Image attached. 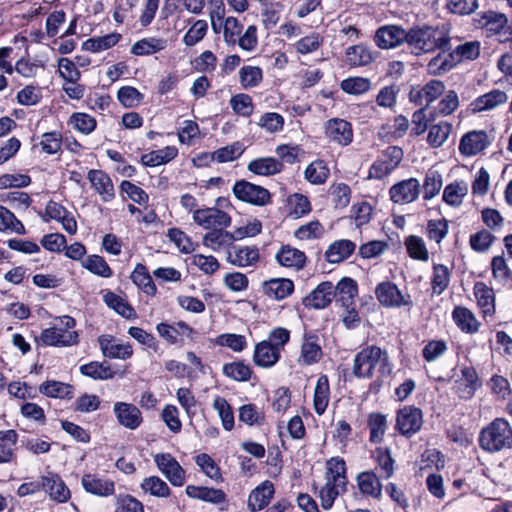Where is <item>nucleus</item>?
I'll list each match as a JSON object with an SVG mask.
<instances>
[{
	"mask_svg": "<svg viewBox=\"0 0 512 512\" xmlns=\"http://www.w3.org/2000/svg\"><path fill=\"white\" fill-rule=\"evenodd\" d=\"M474 294L477 299L478 305L483 310V313L485 315L493 314L495 311V298L493 289L489 288L483 282H477L474 286Z\"/></svg>",
	"mask_w": 512,
	"mask_h": 512,
	"instance_id": "nucleus-48",
	"label": "nucleus"
},
{
	"mask_svg": "<svg viewBox=\"0 0 512 512\" xmlns=\"http://www.w3.org/2000/svg\"><path fill=\"white\" fill-rule=\"evenodd\" d=\"M233 193L237 199L257 206H264L271 200L270 192L266 188L245 180L234 184Z\"/></svg>",
	"mask_w": 512,
	"mask_h": 512,
	"instance_id": "nucleus-9",
	"label": "nucleus"
},
{
	"mask_svg": "<svg viewBox=\"0 0 512 512\" xmlns=\"http://www.w3.org/2000/svg\"><path fill=\"white\" fill-rule=\"evenodd\" d=\"M407 38L406 30L398 25H385L377 29L375 42L381 49H390L399 46Z\"/></svg>",
	"mask_w": 512,
	"mask_h": 512,
	"instance_id": "nucleus-19",
	"label": "nucleus"
},
{
	"mask_svg": "<svg viewBox=\"0 0 512 512\" xmlns=\"http://www.w3.org/2000/svg\"><path fill=\"white\" fill-rule=\"evenodd\" d=\"M423 425V415L419 408L405 406L397 412L395 428L405 437H412Z\"/></svg>",
	"mask_w": 512,
	"mask_h": 512,
	"instance_id": "nucleus-10",
	"label": "nucleus"
},
{
	"mask_svg": "<svg viewBox=\"0 0 512 512\" xmlns=\"http://www.w3.org/2000/svg\"><path fill=\"white\" fill-rule=\"evenodd\" d=\"M39 391L53 398H71L73 394V387L69 384L60 381H46L39 387Z\"/></svg>",
	"mask_w": 512,
	"mask_h": 512,
	"instance_id": "nucleus-54",
	"label": "nucleus"
},
{
	"mask_svg": "<svg viewBox=\"0 0 512 512\" xmlns=\"http://www.w3.org/2000/svg\"><path fill=\"white\" fill-rule=\"evenodd\" d=\"M335 297L337 301L341 302L342 306L349 308L354 303V298L357 295V284L351 278L341 279L336 286H334Z\"/></svg>",
	"mask_w": 512,
	"mask_h": 512,
	"instance_id": "nucleus-40",
	"label": "nucleus"
},
{
	"mask_svg": "<svg viewBox=\"0 0 512 512\" xmlns=\"http://www.w3.org/2000/svg\"><path fill=\"white\" fill-rule=\"evenodd\" d=\"M404 245L407 250L408 255L414 259L419 261H428L429 252L426 247L425 241L422 237L416 235H410L405 238Z\"/></svg>",
	"mask_w": 512,
	"mask_h": 512,
	"instance_id": "nucleus-51",
	"label": "nucleus"
},
{
	"mask_svg": "<svg viewBox=\"0 0 512 512\" xmlns=\"http://www.w3.org/2000/svg\"><path fill=\"white\" fill-rule=\"evenodd\" d=\"M508 101V95L500 89H493L483 95L477 97L471 103V110L474 113L491 111L497 107L504 105Z\"/></svg>",
	"mask_w": 512,
	"mask_h": 512,
	"instance_id": "nucleus-22",
	"label": "nucleus"
},
{
	"mask_svg": "<svg viewBox=\"0 0 512 512\" xmlns=\"http://www.w3.org/2000/svg\"><path fill=\"white\" fill-rule=\"evenodd\" d=\"M263 292L271 299L280 301L294 291V283L288 278H272L262 284Z\"/></svg>",
	"mask_w": 512,
	"mask_h": 512,
	"instance_id": "nucleus-25",
	"label": "nucleus"
},
{
	"mask_svg": "<svg viewBox=\"0 0 512 512\" xmlns=\"http://www.w3.org/2000/svg\"><path fill=\"white\" fill-rule=\"evenodd\" d=\"M215 411L221 420L222 426L226 431H231L234 428L235 420L232 407L227 400L221 396H216L212 404Z\"/></svg>",
	"mask_w": 512,
	"mask_h": 512,
	"instance_id": "nucleus-52",
	"label": "nucleus"
},
{
	"mask_svg": "<svg viewBox=\"0 0 512 512\" xmlns=\"http://www.w3.org/2000/svg\"><path fill=\"white\" fill-rule=\"evenodd\" d=\"M82 265L84 268L89 270L91 273L109 278L112 276L113 272L110 266L107 264L105 259L99 255H90L83 262Z\"/></svg>",
	"mask_w": 512,
	"mask_h": 512,
	"instance_id": "nucleus-63",
	"label": "nucleus"
},
{
	"mask_svg": "<svg viewBox=\"0 0 512 512\" xmlns=\"http://www.w3.org/2000/svg\"><path fill=\"white\" fill-rule=\"evenodd\" d=\"M275 259L279 265L296 271L304 268L307 262L305 253L291 245H282L276 253Z\"/></svg>",
	"mask_w": 512,
	"mask_h": 512,
	"instance_id": "nucleus-23",
	"label": "nucleus"
},
{
	"mask_svg": "<svg viewBox=\"0 0 512 512\" xmlns=\"http://www.w3.org/2000/svg\"><path fill=\"white\" fill-rule=\"evenodd\" d=\"M239 420L248 426L263 425L264 412L254 404H245L239 408Z\"/></svg>",
	"mask_w": 512,
	"mask_h": 512,
	"instance_id": "nucleus-59",
	"label": "nucleus"
},
{
	"mask_svg": "<svg viewBox=\"0 0 512 512\" xmlns=\"http://www.w3.org/2000/svg\"><path fill=\"white\" fill-rule=\"evenodd\" d=\"M372 61L371 51L363 45L351 46L346 50V62L352 67L366 66Z\"/></svg>",
	"mask_w": 512,
	"mask_h": 512,
	"instance_id": "nucleus-50",
	"label": "nucleus"
},
{
	"mask_svg": "<svg viewBox=\"0 0 512 512\" xmlns=\"http://www.w3.org/2000/svg\"><path fill=\"white\" fill-rule=\"evenodd\" d=\"M325 137L339 146H348L353 141V128L350 122L341 118H331L323 126Z\"/></svg>",
	"mask_w": 512,
	"mask_h": 512,
	"instance_id": "nucleus-12",
	"label": "nucleus"
},
{
	"mask_svg": "<svg viewBox=\"0 0 512 512\" xmlns=\"http://www.w3.org/2000/svg\"><path fill=\"white\" fill-rule=\"evenodd\" d=\"M18 440L15 430L0 431V464L10 463L15 458L14 447Z\"/></svg>",
	"mask_w": 512,
	"mask_h": 512,
	"instance_id": "nucleus-42",
	"label": "nucleus"
},
{
	"mask_svg": "<svg viewBox=\"0 0 512 512\" xmlns=\"http://www.w3.org/2000/svg\"><path fill=\"white\" fill-rule=\"evenodd\" d=\"M335 298L334 286L331 282L320 283L309 295L303 299L305 307L313 309H324Z\"/></svg>",
	"mask_w": 512,
	"mask_h": 512,
	"instance_id": "nucleus-20",
	"label": "nucleus"
},
{
	"mask_svg": "<svg viewBox=\"0 0 512 512\" xmlns=\"http://www.w3.org/2000/svg\"><path fill=\"white\" fill-rule=\"evenodd\" d=\"M81 485L86 493L100 498L113 496L116 491L115 482L106 475L97 472L83 473Z\"/></svg>",
	"mask_w": 512,
	"mask_h": 512,
	"instance_id": "nucleus-6",
	"label": "nucleus"
},
{
	"mask_svg": "<svg viewBox=\"0 0 512 512\" xmlns=\"http://www.w3.org/2000/svg\"><path fill=\"white\" fill-rule=\"evenodd\" d=\"M403 159V150L398 146H389L381 157L369 169V176L382 179L398 167Z\"/></svg>",
	"mask_w": 512,
	"mask_h": 512,
	"instance_id": "nucleus-8",
	"label": "nucleus"
},
{
	"mask_svg": "<svg viewBox=\"0 0 512 512\" xmlns=\"http://www.w3.org/2000/svg\"><path fill=\"white\" fill-rule=\"evenodd\" d=\"M140 488L145 494L158 498H167L171 494L168 484L158 476L144 478Z\"/></svg>",
	"mask_w": 512,
	"mask_h": 512,
	"instance_id": "nucleus-46",
	"label": "nucleus"
},
{
	"mask_svg": "<svg viewBox=\"0 0 512 512\" xmlns=\"http://www.w3.org/2000/svg\"><path fill=\"white\" fill-rule=\"evenodd\" d=\"M378 368L381 375L390 374L392 367L388 355L377 346H369L355 355L353 374L358 378H370Z\"/></svg>",
	"mask_w": 512,
	"mask_h": 512,
	"instance_id": "nucleus-2",
	"label": "nucleus"
},
{
	"mask_svg": "<svg viewBox=\"0 0 512 512\" xmlns=\"http://www.w3.org/2000/svg\"><path fill=\"white\" fill-rule=\"evenodd\" d=\"M420 182L416 178L402 180L389 189V196L395 204H409L414 202L420 194Z\"/></svg>",
	"mask_w": 512,
	"mask_h": 512,
	"instance_id": "nucleus-15",
	"label": "nucleus"
},
{
	"mask_svg": "<svg viewBox=\"0 0 512 512\" xmlns=\"http://www.w3.org/2000/svg\"><path fill=\"white\" fill-rule=\"evenodd\" d=\"M103 300L109 308L115 310L122 317L126 319L136 318L133 307L121 296L108 291L104 294Z\"/></svg>",
	"mask_w": 512,
	"mask_h": 512,
	"instance_id": "nucleus-47",
	"label": "nucleus"
},
{
	"mask_svg": "<svg viewBox=\"0 0 512 512\" xmlns=\"http://www.w3.org/2000/svg\"><path fill=\"white\" fill-rule=\"evenodd\" d=\"M491 144V139L484 130H473L464 134L459 144V151L464 156H475Z\"/></svg>",
	"mask_w": 512,
	"mask_h": 512,
	"instance_id": "nucleus-17",
	"label": "nucleus"
},
{
	"mask_svg": "<svg viewBox=\"0 0 512 512\" xmlns=\"http://www.w3.org/2000/svg\"><path fill=\"white\" fill-rule=\"evenodd\" d=\"M215 344L228 347L233 352L240 353L247 347V340L244 335L234 333H223L215 338Z\"/></svg>",
	"mask_w": 512,
	"mask_h": 512,
	"instance_id": "nucleus-61",
	"label": "nucleus"
},
{
	"mask_svg": "<svg viewBox=\"0 0 512 512\" xmlns=\"http://www.w3.org/2000/svg\"><path fill=\"white\" fill-rule=\"evenodd\" d=\"M290 341V331L276 327L270 331L267 339L260 341L254 347L253 362L260 368H272L280 360L286 344Z\"/></svg>",
	"mask_w": 512,
	"mask_h": 512,
	"instance_id": "nucleus-1",
	"label": "nucleus"
},
{
	"mask_svg": "<svg viewBox=\"0 0 512 512\" xmlns=\"http://www.w3.org/2000/svg\"><path fill=\"white\" fill-rule=\"evenodd\" d=\"M168 46V40L159 37H146L136 41L130 52L135 56H149L163 51Z\"/></svg>",
	"mask_w": 512,
	"mask_h": 512,
	"instance_id": "nucleus-31",
	"label": "nucleus"
},
{
	"mask_svg": "<svg viewBox=\"0 0 512 512\" xmlns=\"http://www.w3.org/2000/svg\"><path fill=\"white\" fill-rule=\"evenodd\" d=\"M356 249V244L347 239L334 241L326 250L325 257L330 263L346 260Z\"/></svg>",
	"mask_w": 512,
	"mask_h": 512,
	"instance_id": "nucleus-34",
	"label": "nucleus"
},
{
	"mask_svg": "<svg viewBox=\"0 0 512 512\" xmlns=\"http://www.w3.org/2000/svg\"><path fill=\"white\" fill-rule=\"evenodd\" d=\"M188 497L219 504L225 501L226 495L221 489L188 485L185 489Z\"/></svg>",
	"mask_w": 512,
	"mask_h": 512,
	"instance_id": "nucleus-35",
	"label": "nucleus"
},
{
	"mask_svg": "<svg viewBox=\"0 0 512 512\" xmlns=\"http://www.w3.org/2000/svg\"><path fill=\"white\" fill-rule=\"evenodd\" d=\"M225 228L214 229L206 233L203 237V245L213 251H218L221 248L231 245L236 237L234 233L224 231Z\"/></svg>",
	"mask_w": 512,
	"mask_h": 512,
	"instance_id": "nucleus-37",
	"label": "nucleus"
},
{
	"mask_svg": "<svg viewBox=\"0 0 512 512\" xmlns=\"http://www.w3.org/2000/svg\"><path fill=\"white\" fill-rule=\"evenodd\" d=\"M408 128V119L405 116L399 115L383 124L378 131V136L382 140L393 142L402 138L407 133Z\"/></svg>",
	"mask_w": 512,
	"mask_h": 512,
	"instance_id": "nucleus-27",
	"label": "nucleus"
},
{
	"mask_svg": "<svg viewBox=\"0 0 512 512\" xmlns=\"http://www.w3.org/2000/svg\"><path fill=\"white\" fill-rule=\"evenodd\" d=\"M330 401L329 380L326 375H321L316 382L313 395V408L316 414L322 415Z\"/></svg>",
	"mask_w": 512,
	"mask_h": 512,
	"instance_id": "nucleus-33",
	"label": "nucleus"
},
{
	"mask_svg": "<svg viewBox=\"0 0 512 512\" xmlns=\"http://www.w3.org/2000/svg\"><path fill=\"white\" fill-rule=\"evenodd\" d=\"M262 3V22L269 29L274 27L279 19L282 5L279 2H269L267 0H259Z\"/></svg>",
	"mask_w": 512,
	"mask_h": 512,
	"instance_id": "nucleus-62",
	"label": "nucleus"
},
{
	"mask_svg": "<svg viewBox=\"0 0 512 512\" xmlns=\"http://www.w3.org/2000/svg\"><path fill=\"white\" fill-rule=\"evenodd\" d=\"M450 38V69L466 61H473L480 55L481 46L479 41L462 42L460 39Z\"/></svg>",
	"mask_w": 512,
	"mask_h": 512,
	"instance_id": "nucleus-14",
	"label": "nucleus"
},
{
	"mask_svg": "<svg viewBox=\"0 0 512 512\" xmlns=\"http://www.w3.org/2000/svg\"><path fill=\"white\" fill-rule=\"evenodd\" d=\"M453 320L458 328L465 333H475L478 331L480 323L474 314L467 308L455 307L452 313Z\"/></svg>",
	"mask_w": 512,
	"mask_h": 512,
	"instance_id": "nucleus-39",
	"label": "nucleus"
},
{
	"mask_svg": "<svg viewBox=\"0 0 512 512\" xmlns=\"http://www.w3.org/2000/svg\"><path fill=\"white\" fill-rule=\"evenodd\" d=\"M207 31L208 23L206 20H194L190 28L184 34L182 41L186 46L192 47L198 44L205 37Z\"/></svg>",
	"mask_w": 512,
	"mask_h": 512,
	"instance_id": "nucleus-58",
	"label": "nucleus"
},
{
	"mask_svg": "<svg viewBox=\"0 0 512 512\" xmlns=\"http://www.w3.org/2000/svg\"><path fill=\"white\" fill-rule=\"evenodd\" d=\"M131 279L133 283L138 286L145 294L154 296L157 292L156 285L154 284L151 275L143 264H137L134 268Z\"/></svg>",
	"mask_w": 512,
	"mask_h": 512,
	"instance_id": "nucleus-43",
	"label": "nucleus"
},
{
	"mask_svg": "<svg viewBox=\"0 0 512 512\" xmlns=\"http://www.w3.org/2000/svg\"><path fill=\"white\" fill-rule=\"evenodd\" d=\"M482 449L488 452H499L512 448V428L503 418H496L482 429L479 436Z\"/></svg>",
	"mask_w": 512,
	"mask_h": 512,
	"instance_id": "nucleus-4",
	"label": "nucleus"
},
{
	"mask_svg": "<svg viewBox=\"0 0 512 512\" xmlns=\"http://www.w3.org/2000/svg\"><path fill=\"white\" fill-rule=\"evenodd\" d=\"M453 390L462 399H469L474 395L477 387V374L472 367H462L460 372H455Z\"/></svg>",
	"mask_w": 512,
	"mask_h": 512,
	"instance_id": "nucleus-18",
	"label": "nucleus"
},
{
	"mask_svg": "<svg viewBox=\"0 0 512 512\" xmlns=\"http://www.w3.org/2000/svg\"><path fill=\"white\" fill-rule=\"evenodd\" d=\"M327 481L336 483V486H344L347 484L346 464L340 457H334L327 461Z\"/></svg>",
	"mask_w": 512,
	"mask_h": 512,
	"instance_id": "nucleus-45",
	"label": "nucleus"
},
{
	"mask_svg": "<svg viewBox=\"0 0 512 512\" xmlns=\"http://www.w3.org/2000/svg\"><path fill=\"white\" fill-rule=\"evenodd\" d=\"M375 295L379 303L388 308L412 306L409 295H403L397 285L390 281H384L377 285Z\"/></svg>",
	"mask_w": 512,
	"mask_h": 512,
	"instance_id": "nucleus-11",
	"label": "nucleus"
},
{
	"mask_svg": "<svg viewBox=\"0 0 512 512\" xmlns=\"http://www.w3.org/2000/svg\"><path fill=\"white\" fill-rule=\"evenodd\" d=\"M177 155L178 149L175 146H166L142 155L141 161L145 166L155 167L170 162Z\"/></svg>",
	"mask_w": 512,
	"mask_h": 512,
	"instance_id": "nucleus-38",
	"label": "nucleus"
},
{
	"mask_svg": "<svg viewBox=\"0 0 512 512\" xmlns=\"http://www.w3.org/2000/svg\"><path fill=\"white\" fill-rule=\"evenodd\" d=\"M76 321L73 317L64 315L58 318V323L44 329L40 341L46 346L69 347L77 345L79 335L75 330Z\"/></svg>",
	"mask_w": 512,
	"mask_h": 512,
	"instance_id": "nucleus-3",
	"label": "nucleus"
},
{
	"mask_svg": "<svg viewBox=\"0 0 512 512\" xmlns=\"http://www.w3.org/2000/svg\"><path fill=\"white\" fill-rule=\"evenodd\" d=\"M305 178L314 185H320L326 182L330 170L323 160H315L305 169Z\"/></svg>",
	"mask_w": 512,
	"mask_h": 512,
	"instance_id": "nucleus-53",
	"label": "nucleus"
},
{
	"mask_svg": "<svg viewBox=\"0 0 512 512\" xmlns=\"http://www.w3.org/2000/svg\"><path fill=\"white\" fill-rule=\"evenodd\" d=\"M80 372L95 380H107L114 377L111 367L99 362H90L80 367Z\"/></svg>",
	"mask_w": 512,
	"mask_h": 512,
	"instance_id": "nucleus-60",
	"label": "nucleus"
},
{
	"mask_svg": "<svg viewBox=\"0 0 512 512\" xmlns=\"http://www.w3.org/2000/svg\"><path fill=\"white\" fill-rule=\"evenodd\" d=\"M323 353L319 344V338L314 334L305 335L301 345L298 362L302 365H312L321 359Z\"/></svg>",
	"mask_w": 512,
	"mask_h": 512,
	"instance_id": "nucleus-26",
	"label": "nucleus"
},
{
	"mask_svg": "<svg viewBox=\"0 0 512 512\" xmlns=\"http://www.w3.org/2000/svg\"><path fill=\"white\" fill-rule=\"evenodd\" d=\"M158 470L175 487H181L186 482V472L170 453H157L153 456Z\"/></svg>",
	"mask_w": 512,
	"mask_h": 512,
	"instance_id": "nucleus-7",
	"label": "nucleus"
},
{
	"mask_svg": "<svg viewBox=\"0 0 512 512\" xmlns=\"http://www.w3.org/2000/svg\"><path fill=\"white\" fill-rule=\"evenodd\" d=\"M248 170L260 176H272L283 170V163L273 157H261L249 162Z\"/></svg>",
	"mask_w": 512,
	"mask_h": 512,
	"instance_id": "nucleus-32",
	"label": "nucleus"
},
{
	"mask_svg": "<svg viewBox=\"0 0 512 512\" xmlns=\"http://www.w3.org/2000/svg\"><path fill=\"white\" fill-rule=\"evenodd\" d=\"M341 89L351 95H361L371 89V81L364 77H350L341 82Z\"/></svg>",
	"mask_w": 512,
	"mask_h": 512,
	"instance_id": "nucleus-64",
	"label": "nucleus"
},
{
	"mask_svg": "<svg viewBox=\"0 0 512 512\" xmlns=\"http://www.w3.org/2000/svg\"><path fill=\"white\" fill-rule=\"evenodd\" d=\"M373 458L380 470L381 477L389 479L394 474L395 460L389 447H377L373 452Z\"/></svg>",
	"mask_w": 512,
	"mask_h": 512,
	"instance_id": "nucleus-41",
	"label": "nucleus"
},
{
	"mask_svg": "<svg viewBox=\"0 0 512 512\" xmlns=\"http://www.w3.org/2000/svg\"><path fill=\"white\" fill-rule=\"evenodd\" d=\"M228 262L238 267H248L259 261V250L255 246H234L228 252Z\"/></svg>",
	"mask_w": 512,
	"mask_h": 512,
	"instance_id": "nucleus-28",
	"label": "nucleus"
},
{
	"mask_svg": "<svg viewBox=\"0 0 512 512\" xmlns=\"http://www.w3.org/2000/svg\"><path fill=\"white\" fill-rule=\"evenodd\" d=\"M274 495V485L270 481H264L251 491L248 497V508L255 512L266 507Z\"/></svg>",
	"mask_w": 512,
	"mask_h": 512,
	"instance_id": "nucleus-29",
	"label": "nucleus"
},
{
	"mask_svg": "<svg viewBox=\"0 0 512 512\" xmlns=\"http://www.w3.org/2000/svg\"><path fill=\"white\" fill-rule=\"evenodd\" d=\"M100 349L105 357L126 360L133 354L129 343H120L111 335H102L98 338Z\"/></svg>",
	"mask_w": 512,
	"mask_h": 512,
	"instance_id": "nucleus-21",
	"label": "nucleus"
},
{
	"mask_svg": "<svg viewBox=\"0 0 512 512\" xmlns=\"http://www.w3.org/2000/svg\"><path fill=\"white\" fill-rule=\"evenodd\" d=\"M222 371L225 376L239 382L249 381L253 373L251 367L243 361L224 364Z\"/></svg>",
	"mask_w": 512,
	"mask_h": 512,
	"instance_id": "nucleus-56",
	"label": "nucleus"
},
{
	"mask_svg": "<svg viewBox=\"0 0 512 512\" xmlns=\"http://www.w3.org/2000/svg\"><path fill=\"white\" fill-rule=\"evenodd\" d=\"M406 35L405 42L417 55L432 51L435 47H441L446 42L444 37L437 38L435 31L430 27H414L406 31Z\"/></svg>",
	"mask_w": 512,
	"mask_h": 512,
	"instance_id": "nucleus-5",
	"label": "nucleus"
},
{
	"mask_svg": "<svg viewBox=\"0 0 512 512\" xmlns=\"http://www.w3.org/2000/svg\"><path fill=\"white\" fill-rule=\"evenodd\" d=\"M88 179L103 201L108 202L114 198V186L106 173L101 170H90Z\"/></svg>",
	"mask_w": 512,
	"mask_h": 512,
	"instance_id": "nucleus-30",
	"label": "nucleus"
},
{
	"mask_svg": "<svg viewBox=\"0 0 512 512\" xmlns=\"http://www.w3.org/2000/svg\"><path fill=\"white\" fill-rule=\"evenodd\" d=\"M263 79V71L259 66L246 65L239 70V81L244 89L258 86Z\"/></svg>",
	"mask_w": 512,
	"mask_h": 512,
	"instance_id": "nucleus-57",
	"label": "nucleus"
},
{
	"mask_svg": "<svg viewBox=\"0 0 512 512\" xmlns=\"http://www.w3.org/2000/svg\"><path fill=\"white\" fill-rule=\"evenodd\" d=\"M193 220L199 226L212 230L227 228L231 224V217L226 212L216 207L194 210Z\"/></svg>",
	"mask_w": 512,
	"mask_h": 512,
	"instance_id": "nucleus-13",
	"label": "nucleus"
},
{
	"mask_svg": "<svg viewBox=\"0 0 512 512\" xmlns=\"http://www.w3.org/2000/svg\"><path fill=\"white\" fill-rule=\"evenodd\" d=\"M68 124L78 132L89 135L96 129L97 121L87 113L75 112L70 116Z\"/></svg>",
	"mask_w": 512,
	"mask_h": 512,
	"instance_id": "nucleus-55",
	"label": "nucleus"
},
{
	"mask_svg": "<svg viewBox=\"0 0 512 512\" xmlns=\"http://www.w3.org/2000/svg\"><path fill=\"white\" fill-rule=\"evenodd\" d=\"M121 39V34L113 32L104 36L93 37L83 43V48L96 53L115 46Z\"/></svg>",
	"mask_w": 512,
	"mask_h": 512,
	"instance_id": "nucleus-49",
	"label": "nucleus"
},
{
	"mask_svg": "<svg viewBox=\"0 0 512 512\" xmlns=\"http://www.w3.org/2000/svg\"><path fill=\"white\" fill-rule=\"evenodd\" d=\"M368 428L370 442L374 444L381 443L388 428L387 417L381 413H371L368 417Z\"/></svg>",
	"mask_w": 512,
	"mask_h": 512,
	"instance_id": "nucleus-44",
	"label": "nucleus"
},
{
	"mask_svg": "<svg viewBox=\"0 0 512 512\" xmlns=\"http://www.w3.org/2000/svg\"><path fill=\"white\" fill-rule=\"evenodd\" d=\"M113 413L117 422L127 429L136 430L143 423V416L140 409L132 403H114Z\"/></svg>",
	"mask_w": 512,
	"mask_h": 512,
	"instance_id": "nucleus-16",
	"label": "nucleus"
},
{
	"mask_svg": "<svg viewBox=\"0 0 512 512\" xmlns=\"http://www.w3.org/2000/svg\"><path fill=\"white\" fill-rule=\"evenodd\" d=\"M43 490L50 498L59 503H64L70 498V490L59 475L48 473L42 477Z\"/></svg>",
	"mask_w": 512,
	"mask_h": 512,
	"instance_id": "nucleus-24",
	"label": "nucleus"
},
{
	"mask_svg": "<svg viewBox=\"0 0 512 512\" xmlns=\"http://www.w3.org/2000/svg\"><path fill=\"white\" fill-rule=\"evenodd\" d=\"M357 484L361 493L379 499L382 495V484L378 476L372 471L358 474Z\"/></svg>",
	"mask_w": 512,
	"mask_h": 512,
	"instance_id": "nucleus-36",
	"label": "nucleus"
}]
</instances>
